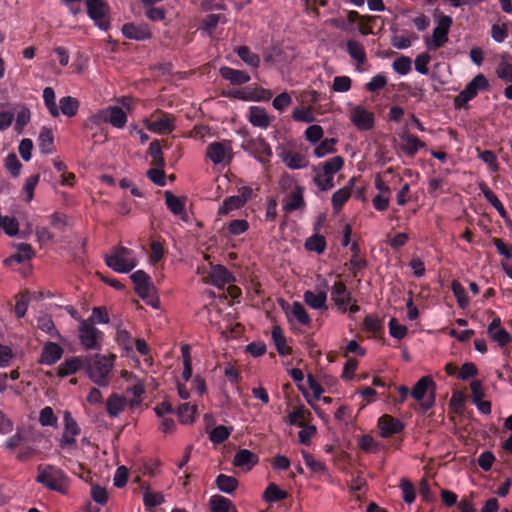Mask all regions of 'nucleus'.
Returning <instances> with one entry per match:
<instances>
[{
    "instance_id": "nucleus-1",
    "label": "nucleus",
    "mask_w": 512,
    "mask_h": 512,
    "mask_svg": "<svg viewBox=\"0 0 512 512\" xmlns=\"http://www.w3.org/2000/svg\"><path fill=\"white\" fill-rule=\"evenodd\" d=\"M35 481L46 489L62 495H66L70 487L67 474L59 467L50 464L37 466Z\"/></svg>"
},
{
    "instance_id": "nucleus-2",
    "label": "nucleus",
    "mask_w": 512,
    "mask_h": 512,
    "mask_svg": "<svg viewBox=\"0 0 512 512\" xmlns=\"http://www.w3.org/2000/svg\"><path fill=\"white\" fill-rule=\"evenodd\" d=\"M113 359L96 354L94 357H85V367L88 377L96 385L107 387L110 383Z\"/></svg>"
},
{
    "instance_id": "nucleus-3",
    "label": "nucleus",
    "mask_w": 512,
    "mask_h": 512,
    "mask_svg": "<svg viewBox=\"0 0 512 512\" xmlns=\"http://www.w3.org/2000/svg\"><path fill=\"white\" fill-rule=\"evenodd\" d=\"M133 251L124 246H117L105 257L106 265L118 273H128L136 266Z\"/></svg>"
},
{
    "instance_id": "nucleus-4",
    "label": "nucleus",
    "mask_w": 512,
    "mask_h": 512,
    "mask_svg": "<svg viewBox=\"0 0 512 512\" xmlns=\"http://www.w3.org/2000/svg\"><path fill=\"white\" fill-rule=\"evenodd\" d=\"M86 12L94 25L108 31L111 27L110 7L105 0H85Z\"/></svg>"
},
{
    "instance_id": "nucleus-5",
    "label": "nucleus",
    "mask_w": 512,
    "mask_h": 512,
    "mask_svg": "<svg viewBox=\"0 0 512 512\" xmlns=\"http://www.w3.org/2000/svg\"><path fill=\"white\" fill-rule=\"evenodd\" d=\"M135 286L137 295L146 302V304L157 308L159 301L154 295V286L150 276L143 270H137L130 276Z\"/></svg>"
},
{
    "instance_id": "nucleus-6",
    "label": "nucleus",
    "mask_w": 512,
    "mask_h": 512,
    "mask_svg": "<svg viewBox=\"0 0 512 512\" xmlns=\"http://www.w3.org/2000/svg\"><path fill=\"white\" fill-rule=\"evenodd\" d=\"M489 89V81L483 74L476 75L465 88L454 98V106L457 109L466 108L469 101L473 100L480 91Z\"/></svg>"
},
{
    "instance_id": "nucleus-7",
    "label": "nucleus",
    "mask_w": 512,
    "mask_h": 512,
    "mask_svg": "<svg viewBox=\"0 0 512 512\" xmlns=\"http://www.w3.org/2000/svg\"><path fill=\"white\" fill-rule=\"evenodd\" d=\"M436 384L430 376L420 378L411 390V396L416 401H421L429 393V399L421 403L423 411H428L435 403Z\"/></svg>"
},
{
    "instance_id": "nucleus-8",
    "label": "nucleus",
    "mask_w": 512,
    "mask_h": 512,
    "mask_svg": "<svg viewBox=\"0 0 512 512\" xmlns=\"http://www.w3.org/2000/svg\"><path fill=\"white\" fill-rule=\"evenodd\" d=\"M452 23L453 20L448 15H441L438 18L431 40H426V46L429 50H437L448 42V34Z\"/></svg>"
},
{
    "instance_id": "nucleus-9",
    "label": "nucleus",
    "mask_w": 512,
    "mask_h": 512,
    "mask_svg": "<svg viewBox=\"0 0 512 512\" xmlns=\"http://www.w3.org/2000/svg\"><path fill=\"white\" fill-rule=\"evenodd\" d=\"M102 337V332L97 329L88 320H81L79 325V339L81 344L89 350H96L100 348L99 340Z\"/></svg>"
},
{
    "instance_id": "nucleus-10",
    "label": "nucleus",
    "mask_w": 512,
    "mask_h": 512,
    "mask_svg": "<svg viewBox=\"0 0 512 512\" xmlns=\"http://www.w3.org/2000/svg\"><path fill=\"white\" fill-rule=\"evenodd\" d=\"M242 147L262 163L268 162L272 156L270 145L262 137L252 138L243 144Z\"/></svg>"
},
{
    "instance_id": "nucleus-11",
    "label": "nucleus",
    "mask_w": 512,
    "mask_h": 512,
    "mask_svg": "<svg viewBox=\"0 0 512 512\" xmlns=\"http://www.w3.org/2000/svg\"><path fill=\"white\" fill-rule=\"evenodd\" d=\"M231 151L232 147L228 141L212 142L206 148V157L215 165L224 163L226 159L229 163Z\"/></svg>"
},
{
    "instance_id": "nucleus-12",
    "label": "nucleus",
    "mask_w": 512,
    "mask_h": 512,
    "mask_svg": "<svg viewBox=\"0 0 512 512\" xmlns=\"http://www.w3.org/2000/svg\"><path fill=\"white\" fill-rule=\"evenodd\" d=\"M377 425L382 438H390L393 435L401 433L405 428V425L401 420L388 414L382 415L378 419Z\"/></svg>"
},
{
    "instance_id": "nucleus-13",
    "label": "nucleus",
    "mask_w": 512,
    "mask_h": 512,
    "mask_svg": "<svg viewBox=\"0 0 512 512\" xmlns=\"http://www.w3.org/2000/svg\"><path fill=\"white\" fill-rule=\"evenodd\" d=\"M351 122L361 131L371 130L375 124L374 114L362 106H356L351 111Z\"/></svg>"
},
{
    "instance_id": "nucleus-14",
    "label": "nucleus",
    "mask_w": 512,
    "mask_h": 512,
    "mask_svg": "<svg viewBox=\"0 0 512 512\" xmlns=\"http://www.w3.org/2000/svg\"><path fill=\"white\" fill-rule=\"evenodd\" d=\"M63 420L64 431L62 434L60 445L61 447L72 446L76 443L75 438L80 434L81 429L69 411H64Z\"/></svg>"
},
{
    "instance_id": "nucleus-15",
    "label": "nucleus",
    "mask_w": 512,
    "mask_h": 512,
    "mask_svg": "<svg viewBox=\"0 0 512 512\" xmlns=\"http://www.w3.org/2000/svg\"><path fill=\"white\" fill-rule=\"evenodd\" d=\"M156 113L161 114V117L156 120L145 119L144 124L146 128L157 134L170 133L174 130V118L172 115L157 110Z\"/></svg>"
},
{
    "instance_id": "nucleus-16",
    "label": "nucleus",
    "mask_w": 512,
    "mask_h": 512,
    "mask_svg": "<svg viewBox=\"0 0 512 512\" xmlns=\"http://www.w3.org/2000/svg\"><path fill=\"white\" fill-rule=\"evenodd\" d=\"M331 298L335 305L345 313L348 310V305L351 302V292L347 289L346 285L342 281L334 282L331 287Z\"/></svg>"
},
{
    "instance_id": "nucleus-17",
    "label": "nucleus",
    "mask_w": 512,
    "mask_h": 512,
    "mask_svg": "<svg viewBox=\"0 0 512 512\" xmlns=\"http://www.w3.org/2000/svg\"><path fill=\"white\" fill-rule=\"evenodd\" d=\"M122 33L127 39L136 41H143L152 37L147 24L126 23L122 26Z\"/></svg>"
},
{
    "instance_id": "nucleus-18",
    "label": "nucleus",
    "mask_w": 512,
    "mask_h": 512,
    "mask_svg": "<svg viewBox=\"0 0 512 512\" xmlns=\"http://www.w3.org/2000/svg\"><path fill=\"white\" fill-rule=\"evenodd\" d=\"M221 77L229 81L232 85H242L250 81V75L243 70L233 69L231 67H221L219 70Z\"/></svg>"
},
{
    "instance_id": "nucleus-19",
    "label": "nucleus",
    "mask_w": 512,
    "mask_h": 512,
    "mask_svg": "<svg viewBox=\"0 0 512 512\" xmlns=\"http://www.w3.org/2000/svg\"><path fill=\"white\" fill-rule=\"evenodd\" d=\"M304 188L296 186L295 189L286 197L283 208L286 212H293L305 207L306 203L303 198Z\"/></svg>"
},
{
    "instance_id": "nucleus-20",
    "label": "nucleus",
    "mask_w": 512,
    "mask_h": 512,
    "mask_svg": "<svg viewBox=\"0 0 512 512\" xmlns=\"http://www.w3.org/2000/svg\"><path fill=\"white\" fill-rule=\"evenodd\" d=\"M303 299L306 305L315 310H327V292L321 290L317 293L307 290L304 292Z\"/></svg>"
},
{
    "instance_id": "nucleus-21",
    "label": "nucleus",
    "mask_w": 512,
    "mask_h": 512,
    "mask_svg": "<svg viewBox=\"0 0 512 512\" xmlns=\"http://www.w3.org/2000/svg\"><path fill=\"white\" fill-rule=\"evenodd\" d=\"M63 354V349L60 345L54 342H48L42 349L40 363L45 365L55 364Z\"/></svg>"
},
{
    "instance_id": "nucleus-22",
    "label": "nucleus",
    "mask_w": 512,
    "mask_h": 512,
    "mask_svg": "<svg viewBox=\"0 0 512 512\" xmlns=\"http://www.w3.org/2000/svg\"><path fill=\"white\" fill-rule=\"evenodd\" d=\"M248 120L253 126L263 129H266L271 123V117L264 108L259 106L249 108Z\"/></svg>"
},
{
    "instance_id": "nucleus-23",
    "label": "nucleus",
    "mask_w": 512,
    "mask_h": 512,
    "mask_svg": "<svg viewBox=\"0 0 512 512\" xmlns=\"http://www.w3.org/2000/svg\"><path fill=\"white\" fill-rule=\"evenodd\" d=\"M107 111L106 123L111 124L113 127L122 129L126 126L128 121L127 114L119 106H108L104 109Z\"/></svg>"
},
{
    "instance_id": "nucleus-24",
    "label": "nucleus",
    "mask_w": 512,
    "mask_h": 512,
    "mask_svg": "<svg viewBox=\"0 0 512 512\" xmlns=\"http://www.w3.org/2000/svg\"><path fill=\"white\" fill-rule=\"evenodd\" d=\"M377 16H369V15H360L357 11H349L347 14V20L349 23H355L359 21V32L362 35L373 34L372 28L370 27V23H372Z\"/></svg>"
},
{
    "instance_id": "nucleus-25",
    "label": "nucleus",
    "mask_w": 512,
    "mask_h": 512,
    "mask_svg": "<svg viewBox=\"0 0 512 512\" xmlns=\"http://www.w3.org/2000/svg\"><path fill=\"white\" fill-rule=\"evenodd\" d=\"M85 367V358L71 357L65 359L58 367V376L66 377L75 374L77 371Z\"/></svg>"
},
{
    "instance_id": "nucleus-26",
    "label": "nucleus",
    "mask_w": 512,
    "mask_h": 512,
    "mask_svg": "<svg viewBox=\"0 0 512 512\" xmlns=\"http://www.w3.org/2000/svg\"><path fill=\"white\" fill-rule=\"evenodd\" d=\"M258 462V456L248 449H240L234 456L235 467L247 468L250 470Z\"/></svg>"
},
{
    "instance_id": "nucleus-27",
    "label": "nucleus",
    "mask_w": 512,
    "mask_h": 512,
    "mask_svg": "<svg viewBox=\"0 0 512 512\" xmlns=\"http://www.w3.org/2000/svg\"><path fill=\"white\" fill-rule=\"evenodd\" d=\"M363 330L370 333L375 339H382L384 327L382 321L376 315H367L363 321Z\"/></svg>"
},
{
    "instance_id": "nucleus-28",
    "label": "nucleus",
    "mask_w": 512,
    "mask_h": 512,
    "mask_svg": "<svg viewBox=\"0 0 512 512\" xmlns=\"http://www.w3.org/2000/svg\"><path fill=\"white\" fill-rule=\"evenodd\" d=\"M127 405L126 398L117 393H112L106 402L107 413L110 417H117L124 411Z\"/></svg>"
},
{
    "instance_id": "nucleus-29",
    "label": "nucleus",
    "mask_w": 512,
    "mask_h": 512,
    "mask_svg": "<svg viewBox=\"0 0 512 512\" xmlns=\"http://www.w3.org/2000/svg\"><path fill=\"white\" fill-rule=\"evenodd\" d=\"M210 276L212 283L219 288L229 284L232 280H234L233 275L226 267L222 265L213 267Z\"/></svg>"
},
{
    "instance_id": "nucleus-30",
    "label": "nucleus",
    "mask_w": 512,
    "mask_h": 512,
    "mask_svg": "<svg viewBox=\"0 0 512 512\" xmlns=\"http://www.w3.org/2000/svg\"><path fill=\"white\" fill-rule=\"evenodd\" d=\"M346 51L349 56L357 62L358 65L364 64L367 60L364 46L356 40H347Z\"/></svg>"
},
{
    "instance_id": "nucleus-31",
    "label": "nucleus",
    "mask_w": 512,
    "mask_h": 512,
    "mask_svg": "<svg viewBox=\"0 0 512 512\" xmlns=\"http://www.w3.org/2000/svg\"><path fill=\"white\" fill-rule=\"evenodd\" d=\"M16 247L18 252L4 260L6 265L14 261L17 263H23L24 261L32 259L35 254L30 244L20 243Z\"/></svg>"
},
{
    "instance_id": "nucleus-32",
    "label": "nucleus",
    "mask_w": 512,
    "mask_h": 512,
    "mask_svg": "<svg viewBox=\"0 0 512 512\" xmlns=\"http://www.w3.org/2000/svg\"><path fill=\"white\" fill-rule=\"evenodd\" d=\"M404 144L401 145V150L410 157H413L420 149L425 147V143L415 135H405L402 137Z\"/></svg>"
},
{
    "instance_id": "nucleus-33",
    "label": "nucleus",
    "mask_w": 512,
    "mask_h": 512,
    "mask_svg": "<svg viewBox=\"0 0 512 512\" xmlns=\"http://www.w3.org/2000/svg\"><path fill=\"white\" fill-rule=\"evenodd\" d=\"M80 103L79 101L72 96H64L59 100V113L61 112L63 115L67 117H74L77 115L79 110Z\"/></svg>"
},
{
    "instance_id": "nucleus-34",
    "label": "nucleus",
    "mask_w": 512,
    "mask_h": 512,
    "mask_svg": "<svg viewBox=\"0 0 512 512\" xmlns=\"http://www.w3.org/2000/svg\"><path fill=\"white\" fill-rule=\"evenodd\" d=\"M281 158L290 169L304 168L308 163L304 155L292 151H284L281 154Z\"/></svg>"
},
{
    "instance_id": "nucleus-35",
    "label": "nucleus",
    "mask_w": 512,
    "mask_h": 512,
    "mask_svg": "<svg viewBox=\"0 0 512 512\" xmlns=\"http://www.w3.org/2000/svg\"><path fill=\"white\" fill-rule=\"evenodd\" d=\"M209 504L211 512H237L231 500L221 495H213Z\"/></svg>"
},
{
    "instance_id": "nucleus-36",
    "label": "nucleus",
    "mask_w": 512,
    "mask_h": 512,
    "mask_svg": "<svg viewBox=\"0 0 512 512\" xmlns=\"http://www.w3.org/2000/svg\"><path fill=\"white\" fill-rule=\"evenodd\" d=\"M234 52L239 58L252 68H258L260 66V57L258 54L252 52L247 46H237L234 48Z\"/></svg>"
},
{
    "instance_id": "nucleus-37",
    "label": "nucleus",
    "mask_w": 512,
    "mask_h": 512,
    "mask_svg": "<svg viewBox=\"0 0 512 512\" xmlns=\"http://www.w3.org/2000/svg\"><path fill=\"white\" fill-rule=\"evenodd\" d=\"M165 204L174 215H186L185 203L182 199L175 196L171 191H165Z\"/></svg>"
},
{
    "instance_id": "nucleus-38",
    "label": "nucleus",
    "mask_w": 512,
    "mask_h": 512,
    "mask_svg": "<svg viewBox=\"0 0 512 512\" xmlns=\"http://www.w3.org/2000/svg\"><path fill=\"white\" fill-rule=\"evenodd\" d=\"M312 414L304 406H298L288 415V422L290 425L304 427L305 422L309 421Z\"/></svg>"
},
{
    "instance_id": "nucleus-39",
    "label": "nucleus",
    "mask_w": 512,
    "mask_h": 512,
    "mask_svg": "<svg viewBox=\"0 0 512 512\" xmlns=\"http://www.w3.org/2000/svg\"><path fill=\"white\" fill-rule=\"evenodd\" d=\"M271 335L277 352L280 355L287 356L292 353V349L286 344V338L279 326L273 327Z\"/></svg>"
},
{
    "instance_id": "nucleus-40",
    "label": "nucleus",
    "mask_w": 512,
    "mask_h": 512,
    "mask_svg": "<svg viewBox=\"0 0 512 512\" xmlns=\"http://www.w3.org/2000/svg\"><path fill=\"white\" fill-rule=\"evenodd\" d=\"M287 497L288 492L280 489L275 483H270L263 493V499L268 503H276L285 500Z\"/></svg>"
},
{
    "instance_id": "nucleus-41",
    "label": "nucleus",
    "mask_w": 512,
    "mask_h": 512,
    "mask_svg": "<svg viewBox=\"0 0 512 512\" xmlns=\"http://www.w3.org/2000/svg\"><path fill=\"white\" fill-rule=\"evenodd\" d=\"M322 167L323 176H332L339 172L344 166V158L342 156H335L320 164Z\"/></svg>"
},
{
    "instance_id": "nucleus-42",
    "label": "nucleus",
    "mask_w": 512,
    "mask_h": 512,
    "mask_svg": "<svg viewBox=\"0 0 512 512\" xmlns=\"http://www.w3.org/2000/svg\"><path fill=\"white\" fill-rule=\"evenodd\" d=\"M215 483L220 491L227 494L233 493L238 486V481L235 477L225 474H219L216 477Z\"/></svg>"
},
{
    "instance_id": "nucleus-43",
    "label": "nucleus",
    "mask_w": 512,
    "mask_h": 512,
    "mask_svg": "<svg viewBox=\"0 0 512 512\" xmlns=\"http://www.w3.org/2000/svg\"><path fill=\"white\" fill-rule=\"evenodd\" d=\"M304 246L308 251H314L318 254H322L326 249V239L324 236L315 233L306 239Z\"/></svg>"
},
{
    "instance_id": "nucleus-44",
    "label": "nucleus",
    "mask_w": 512,
    "mask_h": 512,
    "mask_svg": "<svg viewBox=\"0 0 512 512\" xmlns=\"http://www.w3.org/2000/svg\"><path fill=\"white\" fill-rule=\"evenodd\" d=\"M196 411V405H190V403L180 404L177 410L180 422L183 424L193 423L195 421Z\"/></svg>"
},
{
    "instance_id": "nucleus-45",
    "label": "nucleus",
    "mask_w": 512,
    "mask_h": 512,
    "mask_svg": "<svg viewBox=\"0 0 512 512\" xmlns=\"http://www.w3.org/2000/svg\"><path fill=\"white\" fill-rule=\"evenodd\" d=\"M43 101L49 111L50 115L54 118L59 116V108L55 100V92L52 87H45L43 90Z\"/></svg>"
},
{
    "instance_id": "nucleus-46",
    "label": "nucleus",
    "mask_w": 512,
    "mask_h": 512,
    "mask_svg": "<svg viewBox=\"0 0 512 512\" xmlns=\"http://www.w3.org/2000/svg\"><path fill=\"white\" fill-rule=\"evenodd\" d=\"M148 154L152 158V165L160 168H163L165 166V160L163 158V153L159 140L155 139L150 143Z\"/></svg>"
},
{
    "instance_id": "nucleus-47",
    "label": "nucleus",
    "mask_w": 512,
    "mask_h": 512,
    "mask_svg": "<svg viewBox=\"0 0 512 512\" xmlns=\"http://www.w3.org/2000/svg\"><path fill=\"white\" fill-rule=\"evenodd\" d=\"M350 196L351 194L348 191V188H340L333 193L331 198V204L335 213H339L342 210L343 206L348 201Z\"/></svg>"
},
{
    "instance_id": "nucleus-48",
    "label": "nucleus",
    "mask_w": 512,
    "mask_h": 512,
    "mask_svg": "<svg viewBox=\"0 0 512 512\" xmlns=\"http://www.w3.org/2000/svg\"><path fill=\"white\" fill-rule=\"evenodd\" d=\"M39 148L43 153H51L54 143L53 133L50 129L43 127L39 134Z\"/></svg>"
},
{
    "instance_id": "nucleus-49",
    "label": "nucleus",
    "mask_w": 512,
    "mask_h": 512,
    "mask_svg": "<svg viewBox=\"0 0 512 512\" xmlns=\"http://www.w3.org/2000/svg\"><path fill=\"white\" fill-rule=\"evenodd\" d=\"M507 55H503L496 68V74L501 80L512 83V63L506 60Z\"/></svg>"
},
{
    "instance_id": "nucleus-50",
    "label": "nucleus",
    "mask_w": 512,
    "mask_h": 512,
    "mask_svg": "<svg viewBox=\"0 0 512 512\" xmlns=\"http://www.w3.org/2000/svg\"><path fill=\"white\" fill-rule=\"evenodd\" d=\"M292 118L296 122L312 123L315 120L313 108L311 106L297 107L292 112Z\"/></svg>"
},
{
    "instance_id": "nucleus-51",
    "label": "nucleus",
    "mask_w": 512,
    "mask_h": 512,
    "mask_svg": "<svg viewBox=\"0 0 512 512\" xmlns=\"http://www.w3.org/2000/svg\"><path fill=\"white\" fill-rule=\"evenodd\" d=\"M243 206H244L243 202L236 195L227 197L223 201L222 205L219 207L218 215H220V216L227 215L231 211L240 209Z\"/></svg>"
},
{
    "instance_id": "nucleus-52",
    "label": "nucleus",
    "mask_w": 512,
    "mask_h": 512,
    "mask_svg": "<svg viewBox=\"0 0 512 512\" xmlns=\"http://www.w3.org/2000/svg\"><path fill=\"white\" fill-rule=\"evenodd\" d=\"M451 290L456 298L458 306L465 309L469 305V298L466 295L464 287L459 281L454 280L451 284Z\"/></svg>"
},
{
    "instance_id": "nucleus-53",
    "label": "nucleus",
    "mask_w": 512,
    "mask_h": 512,
    "mask_svg": "<svg viewBox=\"0 0 512 512\" xmlns=\"http://www.w3.org/2000/svg\"><path fill=\"white\" fill-rule=\"evenodd\" d=\"M313 171L315 172L313 181L321 191H327L334 187L332 176H323V172L319 171L318 167H314Z\"/></svg>"
},
{
    "instance_id": "nucleus-54",
    "label": "nucleus",
    "mask_w": 512,
    "mask_h": 512,
    "mask_svg": "<svg viewBox=\"0 0 512 512\" xmlns=\"http://www.w3.org/2000/svg\"><path fill=\"white\" fill-rule=\"evenodd\" d=\"M164 502V496L159 492L145 491L143 494V503L148 511L161 505Z\"/></svg>"
},
{
    "instance_id": "nucleus-55",
    "label": "nucleus",
    "mask_w": 512,
    "mask_h": 512,
    "mask_svg": "<svg viewBox=\"0 0 512 512\" xmlns=\"http://www.w3.org/2000/svg\"><path fill=\"white\" fill-rule=\"evenodd\" d=\"M291 314L297 321L304 326H308L311 323V318L304 306L300 302H294L292 304Z\"/></svg>"
},
{
    "instance_id": "nucleus-56",
    "label": "nucleus",
    "mask_w": 512,
    "mask_h": 512,
    "mask_svg": "<svg viewBox=\"0 0 512 512\" xmlns=\"http://www.w3.org/2000/svg\"><path fill=\"white\" fill-rule=\"evenodd\" d=\"M337 143V139L335 138H326L321 143L315 147L314 155L318 158L324 157L327 154L335 152V145Z\"/></svg>"
},
{
    "instance_id": "nucleus-57",
    "label": "nucleus",
    "mask_w": 512,
    "mask_h": 512,
    "mask_svg": "<svg viewBox=\"0 0 512 512\" xmlns=\"http://www.w3.org/2000/svg\"><path fill=\"white\" fill-rule=\"evenodd\" d=\"M106 114L107 111L101 109L97 113L91 115L84 122V128L88 130L99 128L103 123H106Z\"/></svg>"
},
{
    "instance_id": "nucleus-58",
    "label": "nucleus",
    "mask_w": 512,
    "mask_h": 512,
    "mask_svg": "<svg viewBox=\"0 0 512 512\" xmlns=\"http://www.w3.org/2000/svg\"><path fill=\"white\" fill-rule=\"evenodd\" d=\"M393 70L400 75H407L412 70V60L401 55L392 63Z\"/></svg>"
},
{
    "instance_id": "nucleus-59",
    "label": "nucleus",
    "mask_w": 512,
    "mask_h": 512,
    "mask_svg": "<svg viewBox=\"0 0 512 512\" xmlns=\"http://www.w3.org/2000/svg\"><path fill=\"white\" fill-rule=\"evenodd\" d=\"M39 179V174L31 175L26 179V182L23 186V193L25 194L24 201L26 203H29L33 199L34 190L39 183Z\"/></svg>"
},
{
    "instance_id": "nucleus-60",
    "label": "nucleus",
    "mask_w": 512,
    "mask_h": 512,
    "mask_svg": "<svg viewBox=\"0 0 512 512\" xmlns=\"http://www.w3.org/2000/svg\"><path fill=\"white\" fill-rule=\"evenodd\" d=\"M388 79L384 73H378L366 83L365 89L369 92H377L387 85Z\"/></svg>"
},
{
    "instance_id": "nucleus-61",
    "label": "nucleus",
    "mask_w": 512,
    "mask_h": 512,
    "mask_svg": "<svg viewBox=\"0 0 512 512\" xmlns=\"http://www.w3.org/2000/svg\"><path fill=\"white\" fill-rule=\"evenodd\" d=\"M37 327L49 334L51 337H57L58 336V332H57V329L54 325V322L52 320L51 317L49 316H41L37 319Z\"/></svg>"
},
{
    "instance_id": "nucleus-62",
    "label": "nucleus",
    "mask_w": 512,
    "mask_h": 512,
    "mask_svg": "<svg viewBox=\"0 0 512 512\" xmlns=\"http://www.w3.org/2000/svg\"><path fill=\"white\" fill-rule=\"evenodd\" d=\"M230 436V430L223 425L216 426L210 432L209 439L214 444H221L228 439Z\"/></svg>"
},
{
    "instance_id": "nucleus-63",
    "label": "nucleus",
    "mask_w": 512,
    "mask_h": 512,
    "mask_svg": "<svg viewBox=\"0 0 512 512\" xmlns=\"http://www.w3.org/2000/svg\"><path fill=\"white\" fill-rule=\"evenodd\" d=\"M5 168L9 171L12 177H17L20 174L22 164L17 158L16 154L9 153L5 158Z\"/></svg>"
},
{
    "instance_id": "nucleus-64",
    "label": "nucleus",
    "mask_w": 512,
    "mask_h": 512,
    "mask_svg": "<svg viewBox=\"0 0 512 512\" xmlns=\"http://www.w3.org/2000/svg\"><path fill=\"white\" fill-rule=\"evenodd\" d=\"M249 228V223L244 219L232 220L228 226L227 231L232 236H238L245 233Z\"/></svg>"
}]
</instances>
